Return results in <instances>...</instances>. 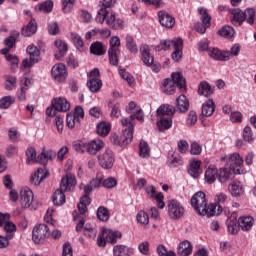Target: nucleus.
I'll use <instances>...</instances> for the list:
<instances>
[{
  "mask_svg": "<svg viewBox=\"0 0 256 256\" xmlns=\"http://www.w3.org/2000/svg\"><path fill=\"white\" fill-rule=\"evenodd\" d=\"M190 204L200 217H215L223 212V208L220 205L209 204L207 206L205 193H195L190 200Z\"/></svg>",
  "mask_w": 256,
  "mask_h": 256,
  "instance_id": "nucleus-1",
  "label": "nucleus"
},
{
  "mask_svg": "<svg viewBox=\"0 0 256 256\" xmlns=\"http://www.w3.org/2000/svg\"><path fill=\"white\" fill-rule=\"evenodd\" d=\"M121 125L124 127L122 142L119 141V136L117 134L112 136L111 141L114 145H121L122 147H125V145H129V143L133 141V131L135 126L127 118L121 119Z\"/></svg>",
  "mask_w": 256,
  "mask_h": 256,
  "instance_id": "nucleus-2",
  "label": "nucleus"
},
{
  "mask_svg": "<svg viewBox=\"0 0 256 256\" xmlns=\"http://www.w3.org/2000/svg\"><path fill=\"white\" fill-rule=\"evenodd\" d=\"M163 91L166 95H173L175 93V85L178 89H185L186 80L183 77V74L179 72L172 73V80L169 78L164 79L163 81Z\"/></svg>",
  "mask_w": 256,
  "mask_h": 256,
  "instance_id": "nucleus-3",
  "label": "nucleus"
},
{
  "mask_svg": "<svg viewBox=\"0 0 256 256\" xmlns=\"http://www.w3.org/2000/svg\"><path fill=\"white\" fill-rule=\"evenodd\" d=\"M168 217L172 221H179L185 216V206L177 199H170L167 203Z\"/></svg>",
  "mask_w": 256,
  "mask_h": 256,
  "instance_id": "nucleus-4",
  "label": "nucleus"
},
{
  "mask_svg": "<svg viewBox=\"0 0 256 256\" xmlns=\"http://www.w3.org/2000/svg\"><path fill=\"white\" fill-rule=\"evenodd\" d=\"M198 13L200 15L201 23H196L194 28L197 33H200V35H204L207 29L211 27V15H209V11L207 10V8L204 7H199Z\"/></svg>",
  "mask_w": 256,
  "mask_h": 256,
  "instance_id": "nucleus-5",
  "label": "nucleus"
},
{
  "mask_svg": "<svg viewBox=\"0 0 256 256\" xmlns=\"http://www.w3.org/2000/svg\"><path fill=\"white\" fill-rule=\"evenodd\" d=\"M110 48L108 49L109 61L114 67L119 65V56L118 53L121 51L119 47H121V40L119 36H112L110 38Z\"/></svg>",
  "mask_w": 256,
  "mask_h": 256,
  "instance_id": "nucleus-6",
  "label": "nucleus"
},
{
  "mask_svg": "<svg viewBox=\"0 0 256 256\" xmlns=\"http://www.w3.org/2000/svg\"><path fill=\"white\" fill-rule=\"evenodd\" d=\"M220 161H226V166L234 170L237 175H241V169H243V159L239 153L235 152L229 156L220 158Z\"/></svg>",
  "mask_w": 256,
  "mask_h": 256,
  "instance_id": "nucleus-7",
  "label": "nucleus"
},
{
  "mask_svg": "<svg viewBox=\"0 0 256 256\" xmlns=\"http://www.w3.org/2000/svg\"><path fill=\"white\" fill-rule=\"evenodd\" d=\"M51 230L49 229V226L47 224H39L35 226L32 230V240L34 243L39 245L40 243H43L47 237H50Z\"/></svg>",
  "mask_w": 256,
  "mask_h": 256,
  "instance_id": "nucleus-8",
  "label": "nucleus"
},
{
  "mask_svg": "<svg viewBox=\"0 0 256 256\" xmlns=\"http://www.w3.org/2000/svg\"><path fill=\"white\" fill-rule=\"evenodd\" d=\"M77 186V178L72 174H66L62 177L59 189L56 193H72Z\"/></svg>",
  "mask_w": 256,
  "mask_h": 256,
  "instance_id": "nucleus-9",
  "label": "nucleus"
},
{
  "mask_svg": "<svg viewBox=\"0 0 256 256\" xmlns=\"http://www.w3.org/2000/svg\"><path fill=\"white\" fill-rule=\"evenodd\" d=\"M97 159L102 169H113V165L115 164V154L113 153V150L109 148L106 149L98 155Z\"/></svg>",
  "mask_w": 256,
  "mask_h": 256,
  "instance_id": "nucleus-10",
  "label": "nucleus"
},
{
  "mask_svg": "<svg viewBox=\"0 0 256 256\" xmlns=\"http://www.w3.org/2000/svg\"><path fill=\"white\" fill-rule=\"evenodd\" d=\"M27 53L30 55L29 58H25L22 61V65L25 69H31L35 63H39V57L41 55L39 48L35 45H30L27 47Z\"/></svg>",
  "mask_w": 256,
  "mask_h": 256,
  "instance_id": "nucleus-11",
  "label": "nucleus"
},
{
  "mask_svg": "<svg viewBox=\"0 0 256 256\" xmlns=\"http://www.w3.org/2000/svg\"><path fill=\"white\" fill-rule=\"evenodd\" d=\"M100 6V9L97 12L95 21L96 23H99L100 25H103L105 23V19H107V16L109 15V9L110 7H113L115 5L116 0H103Z\"/></svg>",
  "mask_w": 256,
  "mask_h": 256,
  "instance_id": "nucleus-12",
  "label": "nucleus"
},
{
  "mask_svg": "<svg viewBox=\"0 0 256 256\" xmlns=\"http://www.w3.org/2000/svg\"><path fill=\"white\" fill-rule=\"evenodd\" d=\"M51 73L53 79L58 83H64L65 79H67V68L63 64L53 66Z\"/></svg>",
  "mask_w": 256,
  "mask_h": 256,
  "instance_id": "nucleus-13",
  "label": "nucleus"
},
{
  "mask_svg": "<svg viewBox=\"0 0 256 256\" xmlns=\"http://www.w3.org/2000/svg\"><path fill=\"white\" fill-rule=\"evenodd\" d=\"M158 19L160 25L166 27V29H173L175 26V18L165 11L158 12Z\"/></svg>",
  "mask_w": 256,
  "mask_h": 256,
  "instance_id": "nucleus-14",
  "label": "nucleus"
},
{
  "mask_svg": "<svg viewBox=\"0 0 256 256\" xmlns=\"http://www.w3.org/2000/svg\"><path fill=\"white\" fill-rule=\"evenodd\" d=\"M47 177H49V172L47 171V168H38L37 171L33 175H31L30 183L37 187V185H41L43 179H47Z\"/></svg>",
  "mask_w": 256,
  "mask_h": 256,
  "instance_id": "nucleus-15",
  "label": "nucleus"
},
{
  "mask_svg": "<svg viewBox=\"0 0 256 256\" xmlns=\"http://www.w3.org/2000/svg\"><path fill=\"white\" fill-rule=\"evenodd\" d=\"M52 107L61 113H66L71 109V104L64 97L54 98L52 100Z\"/></svg>",
  "mask_w": 256,
  "mask_h": 256,
  "instance_id": "nucleus-16",
  "label": "nucleus"
},
{
  "mask_svg": "<svg viewBox=\"0 0 256 256\" xmlns=\"http://www.w3.org/2000/svg\"><path fill=\"white\" fill-rule=\"evenodd\" d=\"M237 173H235V170H232V168H229V166L222 167L218 170V179L220 183H227L229 179H233Z\"/></svg>",
  "mask_w": 256,
  "mask_h": 256,
  "instance_id": "nucleus-17",
  "label": "nucleus"
},
{
  "mask_svg": "<svg viewBox=\"0 0 256 256\" xmlns=\"http://www.w3.org/2000/svg\"><path fill=\"white\" fill-rule=\"evenodd\" d=\"M140 53H141L142 63H144L146 67H151V65H153L155 61V57L151 55V50L146 44L140 47Z\"/></svg>",
  "mask_w": 256,
  "mask_h": 256,
  "instance_id": "nucleus-18",
  "label": "nucleus"
},
{
  "mask_svg": "<svg viewBox=\"0 0 256 256\" xmlns=\"http://www.w3.org/2000/svg\"><path fill=\"white\" fill-rule=\"evenodd\" d=\"M176 45H183V39L176 38L173 40H161L160 45L156 46V51H167V49H174Z\"/></svg>",
  "mask_w": 256,
  "mask_h": 256,
  "instance_id": "nucleus-19",
  "label": "nucleus"
},
{
  "mask_svg": "<svg viewBox=\"0 0 256 256\" xmlns=\"http://www.w3.org/2000/svg\"><path fill=\"white\" fill-rule=\"evenodd\" d=\"M217 177H219V170L217 169V167L213 165L209 166L204 173L205 183H207L208 185H213V183L217 181Z\"/></svg>",
  "mask_w": 256,
  "mask_h": 256,
  "instance_id": "nucleus-20",
  "label": "nucleus"
},
{
  "mask_svg": "<svg viewBox=\"0 0 256 256\" xmlns=\"http://www.w3.org/2000/svg\"><path fill=\"white\" fill-rule=\"evenodd\" d=\"M209 56L215 61H229L231 59L229 51H221L218 48H212L209 51Z\"/></svg>",
  "mask_w": 256,
  "mask_h": 256,
  "instance_id": "nucleus-21",
  "label": "nucleus"
},
{
  "mask_svg": "<svg viewBox=\"0 0 256 256\" xmlns=\"http://www.w3.org/2000/svg\"><path fill=\"white\" fill-rule=\"evenodd\" d=\"M193 253V244L189 240H184L179 243L177 248L178 256H189Z\"/></svg>",
  "mask_w": 256,
  "mask_h": 256,
  "instance_id": "nucleus-22",
  "label": "nucleus"
},
{
  "mask_svg": "<svg viewBox=\"0 0 256 256\" xmlns=\"http://www.w3.org/2000/svg\"><path fill=\"white\" fill-rule=\"evenodd\" d=\"M105 21L106 25H108V27H111L115 31L123 29V20L121 18L115 17V14H108L105 18Z\"/></svg>",
  "mask_w": 256,
  "mask_h": 256,
  "instance_id": "nucleus-23",
  "label": "nucleus"
},
{
  "mask_svg": "<svg viewBox=\"0 0 256 256\" xmlns=\"http://www.w3.org/2000/svg\"><path fill=\"white\" fill-rule=\"evenodd\" d=\"M103 147H105V143L102 140H92L88 142L87 153H89V155H97V153H99V151L102 150Z\"/></svg>",
  "mask_w": 256,
  "mask_h": 256,
  "instance_id": "nucleus-24",
  "label": "nucleus"
},
{
  "mask_svg": "<svg viewBox=\"0 0 256 256\" xmlns=\"http://www.w3.org/2000/svg\"><path fill=\"white\" fill-rule=\"evenodd\" d=\"M176 110L180 113H187L189 111V100L186 95L181 94L176 99Z\"/></svg>",
  "mask_w": 256,
  "mask_h": 256,
  "instance_id": "nucleus-25",
  "label": "nucleus"
},
{
  "mask_svg": "<svg viewBox=\"0 0 256 256\" xmlns=\"http://www.w3.org/2000/svg\"><path fill=\"white\" fill-rule=\"evenodd\" d=\"M91 205V197H89V194H84L82 197H80V201L77 205L78 212H80V215H85L89 211L87 207Z\"/></svg>",
  "mask_w": 256,
  "mask_h": 256,
  "instance_id": "nucleus-26",
  "label": "nucleus"
},
{
  "mask_svg": "<svg viewBox=\"0 0 256 256\" xmlns=\"http://www.w3.org/2000/svg\"><path fill=\"white\" fill-rule=\"evenodd\" d=\"M188 173L193 179H199V176L203 173V170L201 169V161L191 162L188 168Z\"/></svg>",
  "mask_w": 256,
  "mask_h": 256,
  "instance_id": "nucleus-27",
  "label": "nucleus"
},
{
  "mask_svg": "<svg viewBox=\"0 0 256 256\" xmlns=\"http://www.w3.org/2000/svg\"><path fill=\"white\" fill-rule=\"evenodd\" d=\"M21 33L24 37H31L37 33V21L31 19L29 23L21 29Z\"/></svg>",
  "mask_w": 256,
  "mask_h": 256,
  "instance_id": "nucleus-28",
  "label": "nucleus"
},
{
  "mask_svg": "<svg viewBox=\"0 0 256 256\" xmlns=\"http://www.w3.org/2000/svg\"><path fill=\"white\" fill-rule=\"evenodd\" d=\"M26 163L31 165L33 163H45V161H41V157H37V150L35 148L30 147L26 150Z\"/></svg>",
  "mask_w": 256,
  "mask_h": 256,
  "instance_id": "nucleus-29",
  "label": "nucleus"
},
{
  "mask_svg": "<svg viewBox=\"0 0 256 256\" xmlns=\"http://www.w3.org/2000/svg\"><path fill=\"white\" fill-rule=\"evenodd\" d=\"M83 229L84 235H87L88 237H95V229L93 227L85 226V220L81 218L76 225V231L79 233V231H83Z\"/></svg>",
  "mask_w": 256,
  "mask_h": 256,
  "instance_id": "nucleus-30",
  "label": "nucleus"
},
{
  "mask_svg": "<svg viewBox=\"0 0 256 256\" xmlns=\"http://www.w3.org/2000/svg\"><path fill=\"white\" fill-rule=\"evenodd\" d=\"M87 87L91 93H99L103 87V82L99 78H90L87 82Z\"/></svg>",
  "mask_w": 256,
  "mask_h": 256,
  "instance_id": "nucleus-31",
  "label": "nucleus"
},
{
  "mask_svg": "<svg viewBox=\"0 0 256 256\" xmlns=\"http://www.w3.org/2000/svg\"><path fill=\"white\" fill-rule=\"evenodd\" d=\"M213 113H215V102H213V99H208L202 105V115H204V117H211Z\"/></svg>",
  "mask_w": 256,
  "mask_h": 256,
  "instance_id": "nucleus-32",
  "label": "nucleus"
},
{
  "mask_svg": "<svg viewBox=\"0 0 256 256\" xmlns=\"http://www.w3.org/2000/svg\"><path fill=\"white\" fill-rule=\"evenodd\" d=\"M237 223H239V221H237V215L236 214H232L226 220V225H227L228 231L232 235H235V233H237V229H239V225Z\"/></svg>",
  "mask_w": 256,
  "mask_h": 256,
  "instance_id": "nucleus-33",
  "label": "nucleus"
},
{
  "mask_svg": "<svg viewBox=\"0 0 256 256\" xmlns=\"http://www.w3.org/2000/svg\"><path fill=\"white\" fill-rule=\"evenodd\" d=\"M90 52L93 55H98V56L105 55V53H107V47L103 45V42L97 41L91 44Z\"/></svg>",
  "mask_w": 256,
  "mask_h": 256,
  "instance_id": "nucleus-34",
  "label": "nucleus"
},
{
  "mask_svg": "<svg viewBox=\"0 0 256 256\" xmlns=\"http://www.w3.org/2000/svg\"><path fill=\"white\" fill-rule=\"evenodd\" d=\"M238 227H240L242 231H249L253 227V217H240L238 219Z\"/></svg>",
  "mask_w": 256,
  "mask_h": 256,
  "instance_id": "nucleus-35",
  "label": "nucleus"
},
{
  "mask_svg": "<svg viewBox=\"0 0 256 256\" xmlns=\"http://www.w3.org/2000/svg\"><path fill=\"white\" fill-rule=\"evenodd\" d=\"M213 93L214 90L211 88V85H209L206 81L200 83L198 87V95H201L203 97H211Z\"/></svg>",
  "mask_w": 256,
  "mask_h": 256,
  "instance_id": "nucleus-36",
  "label": "nucleus"
},
{
  "mask_svg": "<svg viewBox=\"0 0 256 256\" xmlns=\"http://www.w3.org/2000/svg\"><path fill=\"white\" fill-rule=\"evenodd\" d=\"M57 157V152H55L52 149L45 150V148L42 149V152L40 154V161H44V163H40L41 165H45L47 161H53Z\"/></svg>",
  "mask_w": 256,
  "mask_h": 256,
  "instance_id": "nucleus-37",
  "label": "nucleus"
},
{
  "mask_svg": "<svg viewBox=\"0 0 256 256\" xmlns=\"http://www.w3.org/2000/svg\"><path fill=\"white\" fill-rule=\"evenodd\" d=\"M114 256H129L130 253H133V249L125 245H116L113 248Z\"/></svg>",
  "mask_w": 256,
  "mask_h": 256,
  "instance_id": "nucleus-38",
  "label": "nucleus"
},
{
  "mask_svg": "<svg viewBox=\"0 0 256 256\" xmlns=\"http://www.w3.org/2000/svg\"><path fill=\"white\" fill-rule=\"evenodd\" d=\"M4 231L6 233V238L7 239H13V237H15V233L17 231V226L15 225V223L11 222L10 220L7 222V224H5L4 226Z\"/></svg>",
  "mask_w": 256,
  "mask_h": 256,
  "instance_id": "nucleus-39",
  "label": "nucleus"
},
{
  "mask_svg": "<svg viewBox=\"0 0 256 256\" xmlns=\"http://www.w3.org/2000/svg\"><path fill=\"white\" fill-rule=\"evenodd\" d=\"M175 107L169 104H163L157 109V115L163 117V115H174Z\"/></svg>",
  "mask_w": 256,
  "mask_h": 256,
  "instance_id": "nucleus-40",
  "label": "nucleus"
},
{
  "mask_svg": "<svg viewBox=\"0 0 256 256\" xmlns=\"http://www.w3.org/2000/svg\"><path fill=\"white\" fill-rule=\"evenodd\" d=\"M111 131V124L109 122H100L97 125V133L100 137H107Z\"/></svg>",
  "mask_w": 256,
  "mask_h": 256,
  "instance_id": "nucleus-41",
  "label": "nucleus"
},
{
  "mask_svg": "<svg viewBox=\"0 0 256 256\" xmlns=\"http://www.w3.org/2000/svg\"><path fill=\"white\" fill-rule=\"evenodd\" d=\"M33 193H23L20 196V203L24 209H28V207H31V204L33 203L34 199Z\"/></svg>",
  "mask_w": 256,
  "mask_h": 256,
  "instance_id": "nucleus-42",
  "label": "nucleus"
},
{
  "mask_svg": "<svg viewBox=\"0 0 256 256\" xmlns=\"http://www.w3.org/2000/svg\"><path fill=\"white\" fill-rule=\"evenodd\" d=\"M139 155L142 159H149L151 155V149H149V144L145 141H140L139 144Z\"/></svg>",
  "mask_w": 256,
  "mask_h": 256,
  "instance_id": "nucleus-43",
  "label": "nucleus"
},
{
  "mask_svg": "<svg viewBox=\"0 0 256 256\" xmlns=\"http://www.w3.org/2000/svg\"><path fill=\"white\" fill-rule=\"evenodd\" d=\"M55 47L58 49V54L55 55L56 59L63 57L67 53V43L63 40H56L54 42Z\"/></svg>",
  "mask_w": 256,
  "mask_h": 256,
  "instance_id": "nucleus-44",
  "label": "nucleus"
},
{
  "mask_svg": "<svg viewBox=\"0 0 256 256\" xmlns=\"http://www.w3.org/2000/svg\"><path fill=\"white\" fill-rule=\"evenodd\" d=\"M123 237V234L119 231H109L106 235V241L107 243H110L111 245H115L119 239Z\"/></svg>",
  "mask_w": 256,
  "mask_h": 256,
  "instance_id": "nucleus-45",
  "label": "nucleus"
},
{
  "mask_svg": "<svg viewBox=\"0 0 256 256\" xmlns=\"http://www.w3.org/2000/svg\"><path fill=\"white\" fill-rule=\"evenodd\" d=\"M172 126L173 119L171 118H161L160 121L157 122L159 131H167V129H171Z\"/></svg>",
  "mask_w": 256,
  "mask_h": 256,
  "instance_id": "nucleus-46",
  "label": "nucleus"
},
{
  "mask_svg": "<svg viewBox=\"0 0 256 256\" xmlns=\"http://www.w3.org/2000/svg\"><path fill=\"white\" fill-rule=\"evenodd\" d=\"M17 39H19V32L13 31L11 35L4 40V45L9 47V49H13V47H15V43H17Z\"/></svg>",
  "mask_w": 256,
  "mask_h": 256,
  "instance_id": "nucleus-47",
  "label": "nucleus"
},
{
  "mask_svg": "<svg viewBox=\"0 0 256 256\" xmlns=\"http://www.w3.org/2000/svg\"><path fill=\"white\" fill-rule=\"evenodd\" d=\"M183 165V159L179 154H172L168 160V166L171 168L181 167Z\"/></svg>",
  "mask_w": 256,
  "mask_h": 256,
  "instance_id": "nucleus-48",
  "label": "nucleus"
},
{
  "mask_svg": "<svg viewBox=\"0 0 256 256\" xmlns=\"http://www.w3.org/2000/svg\"><path fill=\"white\" fill-rule=\"evenodd\" d=\"M126 48L130 53H138L139 49L137 48V44H135V40L133 39V36L126 35Z\"/></svg>",
  "mask_w": 256,
  "mask_h": 256,
  "instance_id": "nucleus-49",
  "label": "nucleus"
},
{
  "mask_svg": "<svg viewBox=\"0 0 256 256\" xmlns=\"http://www.w3.org/2000/svg\"><path fill=\"white\" fill-rule=\"evenodd\" d=\"M220 37H225L226 39H231L235 35V29L231 26H224L218 31Z\"/></svg>",
  "mask_w": 256,
  "mask_h": 256,
  "instance_id": "nucleus-50",
  "label": "nucleus"
},
{
  "mask_svg": "<svg viewBox=\"0 0 256 256\" xmlns=\"http://www.w3.org/2000/svg\"><path fill=\"white\" fill-rule=\"evenodd\" d=\"M97 217L99 221H109V209H107L105 206H100L97 210Z\"/></svg>",
  "mask_w": 256,
  "mask_h": 256,
  "instance_id": "nucleus-51",
  "label": "nucleus"
},
{
  "mask_svg": "<svg viewBox=\"0 0 256 256\" xmlns=\"http://www.w3.org/2000/svg\"><path fill=\"white\" fill-rule=\"evenodd\" d=\"M98 187H101V179L95 178L92 181H90L89 184L84 186V193H92L94 189H97Z\"/></svg>",
  "mask_w": 256,
  "mask_h": 256,
  "instance_id": "nucleus-52",
  "label": "nucleus"
},
{
  "mask_svg": "<svg viewBox=\"0 0 256 256\" xmlns=\"http://www.w3.org/2000/svg\"><path fill=\"white\" fill-rule=\"evenodd\" d=\"M151 199H155L158 209H165V196L162 193H152Z\"/></svg>",
  "mask_w": 256,
  "mask_h": 256,
  "instance_id": "nucleus-53",
  "label": "nucleus"
},
{
  "mask_svg": "<svg viewBox=\"0 0 256 256\" xmlns=\"http://www.w3.org/2000/svg\"><path fill=\"white\" fill-rule=\"evenodd\" d=\"M13 103H15V98L13 96H4L0 100V109H9Z\"/></svg>",
  "mask_w": 256,
  "mask_h": 256,
  "instance_id": "nucleus-54",
  "label": "nucleus"
},
{
  "mask_svg": "<svg viewBox=\"0 0 256 256\" xmlns=\"http://www.w3.org/2000/svg\"><path fill=\"white\" fill-rule=\"evenodd\" d=\"M245 21L249 23V25H253L255 23V9L247 8L244 11Z\"/></svg>",
  "mask_w": 256,
  "mask_h": 256,
  "instance_id": "nucleus-55",
  "label": "nucleus"
},
{
  "mask_svg": "<svg viewBox=\"0 0 256 256\" xmlns=\"http://www.w3.org/2000/svg\"><path fill=\"white\" fill-rule=\"evenodd\" d=\"M52 201L54 205L61 207V205H64L66 201L65 193H54L52 196Z\"/></svg>",
  "mask_w": 256,
  "mask_h": 256,
  "instance_id": "nucleus-56",
  "label": "nucleus"
},
{
  "mask_svg": "<svg viewBox=\"0 0 256 256\" xmlns=\"http://www.w3.org/2000/svg\"><path fill=\"white\" fill-rule=\"evenodd\" d=\"M229 191H231L232 193H243L245 192V188L240 181H233L229 185Z\"/></svg>",
  "mask_w": 256,
  "mask_h": 256,
  "instance_id": "nucleus-57",
  "label": "nucleus"
},
{
  "mask_svg": "<svg viewBox=\"0 0 256 256\" xmlns=\"http://www.w3.org/2000/svg\"><path fill=\"white\" fill-rule=\"evenodd\" d=\"M173 49L175 51L172 52V59L178 63V61H181V57H183V45H176Z\"/></svg>",
  "mask_w": 256,
  "mask_h": 256,
  "instance_id": "nucleus-58",
  "label": "nucleus"
},
{
  "mask_svg": "<svg viewBox=\"0 0 256 256\" xmlns=\"http://www.w3.org/2000/svg\"><path fill=\"white\" fill-rule=\"evenodd\" d=\"M233 19L238 23L239 25L243 24V21H245V12L236 9L232 11Z\"/></svg>",
  "mask_w": 256,
  "mask_h": 256,
  "instance_id": "nucleus-59",
  "label": "nucleus"
},
{
  "mask_svg": "<svg viewBox=\"0 0 256 256\" xmlns=\"http://www.w3.org/2000/svg\"><path fill=\"white\" fill-rule=\"evenodd\" d=\"M38 11H43L44 13H51L53 11V1L46 0L44 3L38 5Z\"/></svg>",
  "mask_w": 256,
  "mask_h": 256,
  "instance_id": "nucleus-60",
  "label": "nucleus"
},
{
  "mask_svg": "<svg viewBox=\"0 0 256 256\" xmlns=\"http://www.w3.org/2000/svg\"><path fill=\"white\" fill-rule=\"evenodd\" d=\"M243 139L244 141H246L247 143H253L254 138H253V130L251 129V127L246 126L243 129Z\"/></svg>",
  "mask_w": 256,
  "mask_h": 256,
  "instance_id": "nucleus-61",
  "label": "nucleus"
},
{
  "mask_svg": "<svg viewBox=\"0 0 256 256\" xmlns=\"http://www.w3.org/2000/svg\"><path fill=\"white\" fill-rule=\"evenodd\" d=\"M136 220L141 225H149V215L145 211L138 212Z\"/></svg>",
  "mask_w": 256,
  "mask_h": 256,
  "instance_id": "nucleus-62",
  "label": "nucleus"
},
{
  "mask_svg": "<svg viewBox=\"0 0 256 256\" xmlns=\"http://www.w3.org/2000/svg\"><path fill=\"white\" fill-rule=\"evenodd\" d=\"M77 123H80L79 118H76L73 114H67L66 116V125L69 129H73Z\"/></svg>",
  "mask_w": 256,
  "mask_h": 256,
  "instance_id": "nucleus-63",
  "label": "nucleus"
},
{
  "mask_svg": "<svg viewBox=\"0 0 256 256\" xmlns=\"http://www.w3.org/2000/svg\"><path fill=\"white\" fill-rule=\"evenodd\" d=\"M74 148L75 151H77V153H87L88 151V143H85L83 141H78L74 144Z\"/></svg>",
  "mask_w": 256,
  "mask_h": 256,
  "instance_id": "nucleus-64",
  "label": "nucleus"
}]
</instances>
